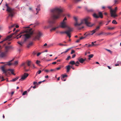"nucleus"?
I'll return each mask as SVG.
<instances>
[{
	"instance_id": "33",
	"label": "nucleus",
	"mask_w": 121,
	"mask_h": 121,
	"mask_svg": "<svg viewBox=\"0 0 121 121\" xmlns=\"http://www.w3.org/2000/svg\"><path fill=\"white\" fill-rule=\"evenodd\" d=\"M18 43L21 46H22V44H23L24 43V42H18Z\"/></svg>"
},
{
	"instance_id": "47",
	"label": "nucleus",
	"mask_w": 121,
	"mask_h": 121,
	"mask_svg": "<svg viewBox=\"0 0 121 121\" xmlns=\"http://www.w3.org/2000/svg\"><path fill=\"white\" fill-rule=\"evenodd\" d=\"M25 65V63H23L21 65V66H24Z\"/></svg>"
},
{
	"instance_id": "23",
	"label": "nucleus",
	"mask_w": 121,
	"mask_h": 121,
	"mask_svg": "<svg viewBox=\"0 0 121 121\" xmlns=\"http://www.w3.org/2000/svg\"><path fill=\"white\" fill-rule=\"evenodd\" d=\"M106 34V33H104L103 32H102L101 33L98 34V35H105Z\"/></svg>"
},
{
	"instance_id": "49",
	"label": "nucleus",
	"mask_w": 121,
	"mask_h": 121,
	"mask_svg": "<svg viewBox=\"0 0 121 121\" xmlns=\"http://www.w3.org/2000/svg\"><path fill=\"white\" fill-rule=\"evenodd\" d=\"M76 55L75 54H74L73 55H72V58H74L76 56Z\"/></svg>"
},
{
	"instance_id": "45",
	"label": "nucleus",
	"mask_w": 121,
	"mask_h": 121,
	"mask_svg": "<svg viewBox=\"0 0 121 121\" xmlns=\"http://www.w3.org/2000/svg\"><path fill=\"white\" fill-rule=\"evenodd\" d=\"M67 20V19L66 18V17H65V18H64V19L63 20V22H65V20Z\"/></svg>"
},
{
	"instance_id": "20",
	"label": "nucleus",
	"mask_w": 121,
	"mask_h": 121,
	"mask_svg": "<svg viewBox=\"0 0 121 121\" xmlns=\"http://www.w3.org/2000/svg\"><path fill=\"white\" fill-rule=\"evenodd\" d=\"M19 78V77H17L16 78L13 79L10 81V82H14L16 81Z\"/></svg>"
},
{
	"instance_id": "61",
	"label": "nucleus",
	"mask_w": 121,
	"mask_h": 121,
	"mask_svg": "<svg viewBox=\"0 0 121 121\" xmlns=\"http://www.w3.org/2000/svg\"><path fill=\"white\" fill-rule=\"evenodd\" d=\"M47 45V44L46 43H45L43 45V46H46Z\"/></svg>"
},
{
	"instance_id": "29",
	"label": "nucleus",
	"mask_w": 121,
	"mask_h": 121,
	"mask_svg": "<svg viewBox=\"0 0 121 121\" xmlns=\"http://www.w3.org/2000/svg\"><path fill=\"white\" fill-rule=\"evenodd\" d=\"M18 61H15L14 63V64H13V65H16L18 64Z\"/></svg>"
},
{
	"instance_id": "42",
	"label": "nucleus",
	"mask_w": 121,
	"mask_h": 121,
	"mask_svg": "<svg viewBox=\"0 0 121 121\" xmlns=\"http://www.w3.org/2000/svg\"><path fill=\"white\" fill-rule=\"evenodd\" d=\"M65 15L68 17H69L70 16V15L69 14H66Z\"/></svg>"
},
{
	"instance_id": "9",
	"label": "nucleus",
	"mask_w": 121,
	"mask_h": 121,
	"mask_svg": "<svg viewBox=\"0 0 121 121\" xmlns=\"http://www.w3.org/2000/svg\"><path fill=\"white\" fill-rule=\"evenodd\" d=\"M35 34L36 35L34 38V39H37L39 40L42 36V33L39 31H37L35 32Z\"/></svg>"
},
{
	"instance_id": "32",
	"label": "nucleus",
	"mask_w": 121,
	"mask_h": 121,
	"mask_svg": "<svg viewBox=\"0 0 121 121\" xmlns=\"http://www.w3.org/2000/svg\"><path fill=\"white\" fill-rule=\"evenodd\" d=\"M115 28V27H108V29L109 30H112L114 29Z\"/></svg>"
},
{
	"instance_id": "12",
	"label": "nucleus",
	"mask_w": 121,
	"mask_h": 121,
	"mask_svg": "<svg viewBox=\"0 0 121 121\" xmlns=\"http://www.w3.org/2000/svg\"><path fill=\"white\" fill-rule=\"evenodd\" d=\"M28 73H25L22 76L21 78L19 79V81H22L25 79L28 76Z\"/></svg>"
},
{
	"instance_id": "43",
	"label": "nucleus",
	"mask_w": 121,
	"mask_h": 121,
	"mask_svg": "<svg viewBox=\"0 0 121 121\" xmlns=\"http://www.w3.org/2000/svg\"><path fill=\"white\" fill-rule=\"evenodd\" d=\"M56 69H52L50 70V71H56Z\"/></svg>"
},
{
	"instance_id": "37",
	"label": "nucleus",
	"mask_w": 121,
	"mask_h": 121,
	"mask_svg": "<svg viewBox=\"0 0 121 121\" xmlns=\"http://www.w3.org/2000/svg\"><path fill=\"white\" fill-rule=\"evenodd\" d=\"M87 11H88L89 12H93L94 11V10L93 9H91L89 10H87Z\"/></svg>"
},
{
	"instance_id": "15",
	"label": "nucleus",
	"mask_w": 121,
	"mask_h": 121,
	"mask_svg": "<svg viewBox=\"0 0 121 121\" xmlns=\"http://www.w3.org/2000/svg\"><path fill=\"white\" fill-rule=\"evenodd\" d=\"M36 11L37 13H36V14H37L39 13V11L40 10V5H38L37 7V8H36Z\"/></svg>"
},
{
	"instance_id": "52",
	"label": "nucleus",
	"mask_w": 121,
	"mask_h": 121,
	"mask_svg": "<svg viewBox=\"0 0 121 121\" xmlns=\"http://www.w3.org/2000/svg\"><path fill=\"white\" fill-rule=\"evenodd\" d=\"M61 68V67H59L58 68H56V69L57 70H59Z\"/></svg>"
},
{
	"instance_id": "28",
	"label": "nucleus",
	"mask_w": 121,
	"mask_h": 121,
	"mask_svg": "<svg viewBox=\"0 0 121 121\" xmlns=\"http://www.w3.org/2000/svg\"><path fill=\"white\" fill-rule=\"evenodd\" d=\"M93 56V55L92 54H91L89 55L88 56L89 57V58H88V59L89 60H90V58H92Z\"/></svg>"
},
{
	"instance_id": "4",
	"label": "nucleus",
	"mask_w": 121,
	"mask_h": 121,
	"mask_svg": "<svg viewBox=\"0 0 121 121\" xmlns=\"http://www.w3.org/2000/svg\"><path fill=\"white\" fill-rule=\"evenodd\" d=\"M73 30H71L70 29V30L68 29L67 30L64 31H60L59 32V33L60 34H63L65 33L69 37V38H70L71 37V33Z\"/></svg>"
},
{
	"instance_id": "3",
	"label": "nucleus",
	"mask_w": 121,
	"mask_h": 121,
	"mask_svg": "<svg viewBox=\"0 0 121 121\" xmlns=\"http://www.w3.org/2000/svg\"><path fill=\"white\" fill-rule=\"evenodd\" d=\"M74 20L76 21L74 23V26L76 27L79 26L82 24L85 23L86 25L89 27H91L94 24H92L90 22V18L87 17L81 20V23H78L77 22V19L76 17H73Z\"/></svg>"
},
{
	"instance_id": "7",
	"label": "nucleus",
	"mask_w": 121,
	"mask_h": 121,
	"mask_svg": "<svg viewBox=\"0 0 121 121\" xmlns=\"http://www.w3.org/2000/svg\"><path fill=\"white\" fill-rule=\"evenodd\" d=\"M12 65H13V64L10 62H9L7 63H6L4 66L1 67V68L2 70L4 73H6L7 72V70H6L5 69V68L6 67V66L8 65L9 66H10Z\"/></svg>"
},
{
	"instance_id": "24",
	"label": "nucleus",
	"mask_w": 121,
	"mask_h": 121,
	"mask_svg": "<svg viewBox=\"0 0 121 121\" xmlns=\"http://www.w3.org/2000/svg\"><path fill=\"white\" fill-rule=\"evenodd\" d=\"M27 65L28 66H30V65L32 63L30 61H28L27 62Z\"/></svg>"
},
{
	"instance_id": "62",
	"label": "nucleus",
	"mask_w": 121,
	"mask_h": 121,
	"mask_svg": "<svg viewBox=\"0 0 121 121\" xmlns=\"http://www.w3.org/2000/svg\"><path fill=\"white\" fill-rule=\"evenodd\" d=\"M45 71L46 72H48L49 71V70H48L46 69L45 70Z\"/></svg>"
},
{
	"instance_id": "17",
	"label": "nucleus",
	"mask_w": 121,
	"mask_h": 121,
	"mask_svg": "<svg viewBox=\"0 0 121 121\" xmlns=\"http://www.w3.org/2000/svg\"><path fill=\"white\" fill-rule=\"evenodd\" d=\"M66 69L67 71L66 72H69L70 69H71V66L69 65L68 66H66Z\"/></svg>"
},
{
	"instance_id": "64",
	"label": "nucleus",
	"mask_w": 121,
	"mask_h": 121,
	"mask_svg": "<svg viewBox=\"0 0 121 121\" xmlns=\"http://www.w3.org/2000/svg\"><path fill=\"white\" fill-rule=\"evenodd\" d=\"M45 78H48V75H47L45 76Z\"/></svg>"
},
{
	"instance_id": "58",
	"label": "nucleus",
	"mask_w": 121,
	"mask_h": 121,
	"mask_svg": "<svg viewBox=\"0 0 121 121\" xmlns=\"http://www.w3.org/2000/svg\"><path fill=\"white\" fill-rule=\"evenodd\" d=\"M76 63L77 64H79V63L78 61H77L76 62V63H75V64Z\"/></svg>"
},
{
	"instance_id": "51",
	"label": "nucleus",
	"mask_w": 121,
	"mask_h": 121,
	"mask_svg": "<svg viewBox=\"0 0 121 121\" xmlns=\"http://www.w3.org/2000/svg\"><path fill=\"white\" fill-rule=\"evenodd\" d=\"M41 54V53H40V52H39V53H38L37 54V56H39L40 54Z\"/></svg>"
},
{
	"instance_id": "6",
	"label": "nucleus",
	"mask_w": 121,
	"mask_h": 121,
	"mask_svg": "<svg viewBox=\"0 0 121 121\" xmlns=\"http://www.w3.org/2000/svg\"><path fill=\"white\" fill-rule=\"evenodd\" d=\"M60 27L62 28H67L68 29L73 30V28L66 25L65 22H62L61 23Z\"/></svg>"
},
{
	"instance_id": "40",
	"label": "nucleus",
	"mask_w": 121,
	"mask_h": 121,
	"mask_svg": "<svg viewBox=\"0 0 121 121\" xmlns=\"http://www.w3.org/2000/svg\"><path fill=\"white\" fill-rule=\"evenodd\" d=\"M91 45H92V46H94L95 45H97V44H95L94 43V42H92V43H91Z\"/></svg>"
},
{
	"instance_id": "18",
	"label": "nucleus",
	"mask_w": 121,
	"mask_h": 121,
	"mask_svg": "<svg viewBox=\"0 0 121 121\" xmlns=\"http://www.w3.org/2000/svg\"><path fill=\"white\" fill-rule=\"evenodd\" d=\"M80 63H82L84 61V60L82 58H81L78 59Z\"/></svg>"
},
{
	"instance_id": "48",
	"label": "nucleus",
	"mask_w": 121,
	"mask_h": 121,
	"mask_svg": "<svg viewBox=\"0 0 121 121\" xmlns=\"http://www.w3.org/2000/svg\"><path fill=\"white\" fill-rule=\"evenodd\" d=\"M45 81V80H44L43 81H40L39 82V84H41L42 82H44V81Z\"/></svg>"
},
{
	"instance_id": "38",
	"label": "nucleus",
	"mask_w": 121,
	"mask_h": 121,
	"mask_svg": "<svg viewBox=\"0 0 121 121\" xmlns=\"http://www.w3.org/2000/svg\"><path fill=\"white\" fill-rule=\"evenodd\" d=\"M114 4H117V2H118V0H114Z\"/></svg>"
},
{
	"instance_id": "46",
	"label": "nucleus",
	"mask_w": 121,
	"mask_h": 121,
	"mask_svg": "<svg viewBox=\"0 0 121 121\" xmlns=\"http://www.w3.org/2000/svg\"><path fill=\"white\" fill-rule=\"evenodd\" d=\"M40 62V61H39V60H37L36 61V63L37 64H38Z\"/></svg>"
},
{
	"instance_id": "36",
	"label": "nucleus",
	"mask_w": 121,
	"mask_h": 121,
	"mask_svg": "<svg viewBox=\"0 0 121 121\" xmlns=\"http://www.w3.org/2000/svg\"><path fill=\"white\" fill-rule=\"evenodd\" d=\"M71 58V57L70 56H69L66 59V60H69V59Z\"/></svg>"
},
{
	"instance_id": "63",
	"label": "nucleus",
	"mask_w": 121,
	"mask_h": 121,
	"mask_svg": "<svg viewBox=\"0 0 121 121\" xmlns=\"http://www.w3.org/2000/svg\"><path fill=\"white\" fill-rule=\"evenodd\" d=\"M71 67L73 69H75L72 66H71Z\"/></svg>"
},
{
	"instance_id": "31",
	"label": "nucleus",
	"mask_w": 121,
	"mask_h": 121,
	"mask_svg": "<svg viewBox=\"0 0 121 121\" xmlns=\"http://www.w3.org/2000/svg\"><path fill=\"white\" fill-rule=\"evenodd\" d=\"M1 78L2 79V80L1 81H3L5 80V79H4V77L3 76H0V79Z\"/></svg>"
},
{
	"instance_id": "19",
	"label": "nucleus",
	"mask_w": 121,
	"mask_h": 121,
	"mask_svg": "<svg viewBox=\"0 0 121 121\" xmlns=\"http://www.w3.org/2000/svg\"><path fill=\"white\" fill-rule=\"evenodd\" d=\"M7 70V71H10L11 72V73L12 74L14 75H15V74H14L13 73L14 70L13 69H9L8 70Z\"/></svg>"
},
{
	"instance_id": "57",
	"label": "nucleus",
	"mask_w": 121,
	"mask_h": 121,
	"mask_svg": "<svg viewBox=\"0 0 121 121\" xmlns=\"http://www.w3.org/2000/svg\"><path fill=\"white\" fill-rule=\"evenodd\" d=\"M106 33V35H110V34H111L110 33Z\"/></svg>"
},
{
	"instance_id": "27",
	"label": "nucleus",
	"mask_w": 121,
	"mask_h": 121,
	"mask_svg": "<svg viewBox=\"0 0 121 121\" xmlns=\"http://www.w3.org/2000/svg\"><path fill=\"white\" fill-rule=\"evenodd\" d=\"M58 28V27L53 28L50 30V31H52L53 30H55L56 29Z\"/></svg>"
},
{
	"instance_id": "41",
	"label": "nucleus",
	"mask_w": 121,
	"mask_h": 121,
	"mask_svg": "<svg viewBox=\"0 0 121 121\" xmlns=\"http://www.w3.org/2000/svg\"><path fill=\"white\" fill-rule=\"evenodd\" d=\"M86 37V36H85V37H80V40H81V39H84Z\"/></svg>"
},
{
	"instance_id": "10",
	"label": "nucleus",
	"mask_w": 121,
	"mask_h": 121,
	"mask_svg": "<svg viewBox=\"0 0 121 121\" xmlns=\"http://www.w3.org/2000/svg\"><path fill=\"white\" fill-rule=\"evenodd\" d=\"M93 16L94 18H98L99 17L102 18L103 17L102 13L101 12L99 13V16L96 13H94L93 15Z\"/></svg>"
},
{
	"instance_id": "56",
	"label": "nucleus",
	"mask_w": 121,
	"mask_h": 121,
	"mask_svg": "<svg viewBox=\"0 0 121 121\" xmlns=\"http://www.w3.org/2000/svg\"><path fill=\"white\" fill-rule=\"evenodd\" d=\"M37 82H33V84L34 85H35L37 83Z\"/></svg>"
},
{
	"instance_id": "13",
	"label": "nucleus",
	"mask_w": 121,
	"mask_h": 121,
	"mask_svg": "<svg viewBox=\"0 0 121 121\" xmlns=\"http://www.w3.org/2000/svg\"><path fill=\"white\" fill-rule=\"evenodd\" d=\"M94 33H95V31H94V32H93V33H90V32H88L85 33L84 34V35H85L86 37L88 36H90V35H93Z\"/></svg>"
},
{
	"instance_id": "39",
	"label": "nucleus",
	"mask_w": 121,
	"mask_h": 121,
	"mask_svg": "<svg viewBox=\"0 0 121 121\" xmlns=\"http://www.w3.org/2000/svg\"><path fill=\"white\" fill-rule=\"evenodd\" d=\"M81 0H73V1L75 3H77L79 2Z\"/></svg>"
},
{
	"instance_id": "1",
	"label": "nucleus",
	"mask_w": 121,
	"mask_h": 121,
	"mask_svg": "<svg viewBox=\"0 0 121 121\" xmlns=\"http://www.w3.org/2000/svg\"><path fill=\"white\" fill-rule=\"evenodd\" d=\"M50 11L53 20L52 21H49V22L50 26L48 28L52 27V24L55 23V20L58 19L60 18L61 15V13L63 12V10L61 8L58 7H56L51 9Z\"/></svg>"
},
{
	"instance_id": "8",
	"label": "nucleus",
	"mask_w": 121,
	"mask_h": 121,
	"mask_svg": "<svg viewBox=\"0 0 121 121\" xmlns=\"http://www.w3.org/2000/svg\"><path fill=\"white\" fill-rule=\"evenodd\" d=\"M117 9V7L115 8V9L114 10H113L112 9H111L110 10V13L111 16V17H115L117 16V15L116 14Z\"/></svg>"
},
{
	"instance_id": "59",
	"label": "nucleus",
	"mask_w": 121,
	"mask_h": 121,
	"mask_svg": "<svg viewBox=\"0 0 121 121\" xmlns=\"http://www.w3.org/2000/svg\"><path fill=\"white\" fill-rule=\"evenodd\" d=\"M5 39H4L2 41H1L0 42V43H2V42H4V41H5Z\"/></svg>"
},
{
	"instance_id": "50",
	"label": "nucleus",
	"mask_w": 121,
	"mask_h": 121,
	"mask_svg": "<svg viewBox=\"0 0 121 121\" xmlns=\"http://www.w3.org/2000/svg\"><path fill=\"white\" fill-rule=\"evenodd\" d=\"M80 39H78L76 41V43L79 42L80 41Z\"/></svg>"
},
{
	"instance_id": "5",
	"label": "nucleus",
	"mask_w": 121,
	"mask_h": 121,
	"mask_svg": "<svg viewBox=\"0 0 121 121\" xmlns=\"http://www.w3.org/2000/svg\"><path fill=\"white\" fill-rule=\"evenodd\" d=\"M6 6L7 7V11L9 13V16L12 17L14 13L13 10L9 7L7 4H6Z\"/></svg>"
},
{
	"instance_id": "16",
	"label": "nucleus",
	"mask_w": 121,
	"mask_h": 121,
	"mask_svg": "<svg viewBox=\"0 0 121 121\" xmlns=\"http://www.w3.org/2000/svg\"><path fill=\"white\" fill-rule=\"evenodd\" d=\"M14 34V33H13L10 35L7 36L6 38L4 39L5 40V41L6 40H8V39L11 38L13 36Z\"/></svg>"
},
{
	"instance_id": "54",
	"label": "nucleus",
	"mask_w": 121,
	"mask_h": 121,
	"mask_svg": "<svg viewBox=\"0 0 121 121\" xmlns=\"http://www.w3.org/2000/svg\"><path fill=\"white\" fill-rule=\"evenodd\" d=\"M92 47V45H91V44H88V47Z\"/></svg>"
},
{
	"instance_id": "44",
	"label": "nucleus",
	"mask_w": 121,
	"mask_h": 121,
	"mask_svg": "<svg viewBox=\"0 0 121 121\" xmlns=\"http://www.w3.org/2000/svg\"><path fill=\"white\" fill-rule=\"evenodd\" d=\"M74 52H75V51L73 50H72L71 51V54H72L73 53H74Z\"/></svg>"
},
{
	"instance_id": "25",
	"label": "nucleus",
	"mask_w": 121,
	"mask_h": 121,
	"mask_svg": "<svg viewBox=\"0 0 121 121\" xmlns=\"http://www.w3.org/2000/svg\"><path fill=\"white\" fill-rule=\"evenodd\" d=\"M69 64L72 65H73L75 64V62L74 61H71L69 62Z\"/></svg>"
},
{
	"instance_id": "30",
	"label": "nucleus",
	"mask_w": 121,
	"mask_h": 121,
	"mask_svg": "<svg viewBox=\"0 0 121 121\" xmlns=\"http://www.w3.org/2000/svg\"><path fill=\"white\" fill-rule=\"evenodd\" d=\"M112 23L115 24H117V22L115 20H113L112 22Z\"/></svg>"
},
{
	"instance_id": "53",
	"label": "nucleus",
	"mask_w": 121,
	"mask_h": 121,
	"mask_svg": "<svg viewBox=\"0 0 121 121\" xmlns=\"http://www.w3.org/2000/svg\"><path fill=\"white\" fill-rule=\"evenodd\" d=\"M41 70H39L38 71V74H40V73H41Z\"/></svg>"
},
{
	"instance_id": "22",
	"label": "nucleus",
	"mask_w": 121,
	"mask_h": 121,
	"mask_svg": "<svg viewBox=\"0 0 121 121\" xmlns=\"http://www.w3.org/2000/svg\"><path fill=\"white\" fill-rule=\"evenodd\" d=\"M100 26H99L97 27L94 30V31H94V32L95 31V33L96 32V31L97 30L99 29L100 28Z\"/></svg>"
},
{
	"instance_id": "34",
	"label": "nucleus",
	"mask_w": 121,
	"mask_h": 121,
	"mask_svg": "<svg viewBox=\"0 0 121 121\" xmlns=\"http://www.w3.org/2000/svg\"><path fill=\"white\" fill-rule=\"evenodd\" d=\"M70 49V48H69V49H67L65 51L61 53V54H62L63 53H66Z\"/></svg>"
},
{
	"instance_id": "55",
	"label": "nucleus",
	"mask_w": 121,
	"mask_h": 121,
	"mask_svg": "<svg viewBox=\"0 0 121 121\" xmlns=\"http://www.w3.org/2000/svg\"><path fill=\"white\" fill-rule=\"evenodd\" d=\"M56 61L53 62L52 63V64H56Z\"/></svg>"
},
{
	"instance_id": "21",
	"label": "nucleus",
	"mask_w": 121,
	"mask_h": 121,
	"mask_svg": "<svg viewBox=\"0 0 121 121\" xmlns=\"http://www.w3.org/2000/svg\"><path fill=\"white\" fill-rule=\"evenodd\" d=\"M33 45V43L32 42L30 43L27 45V47L28 48H29L30 47L32 46Z\"/></svg>"
},
{
	"instance_id": "11",
	"label": "nucleus",
	"mask_w": 121,
	"mask_h": 121,
	"mask_svg": "<svg viewBox=\"0 0 121 121\" xmlns=\"http://www.w3.org/2000/svg\"><path fill=\"white\" fill-rule=\"evenodd\" d=\"M13 48L12 46H6L5 47V52L7 53L9 49H13Z\"/></svg>"
},
{
	"instance_id": "2",
	"label": "nucleus",
	"mask_w": 121,
	"mask_h": 121,
	"mask_svg": "<svg viewBox=\"0 0 121 121\" xmlns=\"http://www.w3.org/2000/svg\"><path fill=\"white\" fill-rule=\"evenodd\" d=\"M29 26L23 27L25 28L24 32H21L20 33L17 35L16 38L18 39L19 38H21L22 36V38H24V41H26V40L29 38L30 37V35L33 33L32 28L29 29Z\"/></svg>"
},
{
	"instance_id": "26",
	"label": "nucleus",
	"mask_w": 121,
	"mask_h": 121,
	"mask_svg": "<svg viewBox=\"0 0 121 121\" xmlns=\"http://www.w3.org/2000/svg\"><path fill=\"white\" fill-rule=\"evenodd\" d=\"M67 75H62V77L61 78V79L62 80H63V79L65 77H67Z\"/></svg>"
},
{
	"instance_id": "14",
	"label": "nucleus",
	"mask_w": 121,
	"mask_h": 121,
	"mask_svg": "<svg viewBox=\"0 0 121 121\" xmlns=\"http://www.w3.org/2000/svg\"><path fill=\"white\" fill-rule=\"evenodd\" d=\"M6 53L5 52H1L0 54V57L3 58L5 57L6 56Z\"/></svg>"
},
{
	"instance_id": "35",
	"label": "nucleus",
	"mask_w": 121,
	"mask_h": 121,
	"mask_svg": "<svg viewBox=\"0 0 121 121\" xmlns=\"http://www.w3.org/2000/svg\"><path fill=\"white\" fill-rule=\"evenodd\" d=\"M27 91H24L22 93V95H25L27 93Z\"/></svg>"
},
{
	"instance_id": "60",
	"label": "nucleus",
	"mask_w": 121,
	"mask_h": 121,
	"mask_svg": "<svg viewBox=\"0 0 121 121\" xmlns=\"http://www.w3.org/2000/svg\"><path fill=\"white\" fill-rule=\"evenodd\" d=\"M94 31V30H92L91 31H90V33H93V32H94V31Z\"/></svg>"
}]
</instances>
